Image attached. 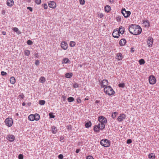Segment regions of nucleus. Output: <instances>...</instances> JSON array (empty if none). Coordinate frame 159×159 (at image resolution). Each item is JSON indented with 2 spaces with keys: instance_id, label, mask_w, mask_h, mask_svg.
<instances>
[{
  "instance_id": "nucleus-1",
  "label": "nucleus",
  "mask_w": 159,
  "mask_h": 159,
  "mask_svg": "<svg viewBox=\"0 0 159 159\" xmlns=\"http://www.w3.org/2000/svg\"><path fill=\"white\" fill-rule=\"evenodd\" d=\"M129 30L131 33L134 35L139 34L142 30L139 26L133 25H132L129 26Z\"/></svg>"
},
{
  "instance_id": "nucleus-2",
  "label": "nucleus",
  "mask_w": 159,
  "mask_h": 159,
  "mask_svg": "<svg viewBox=\"0 0 159 159\" xmlns=\"http://www.w3.org/2000/svg\"><path fill=\"white\" fill-rule=\"evenodd\" d=\"M104 91L106 94L109 96L113 95L115 93V91L110 86H107L104 88Z\"/></svg>"
},
{
  "instance_id": "nucleus-3",
  "label": "nucleus",
  "mask_w": 159,
  "mask_h": 159,
  "mask_svg": "<svg viewBox=\"0 0 159 159\" xmlns=\"http://www.w3.org/2000/svg\"><path fill=\"white\" fill-rule=\"evenodd\" d=\"M98 120L99 122V124H100L101 128L104 129L105 128V124L107 123V120L104 116H101L98 117Z\"/></svg>"
},
{
  "instance_id": "nucleus-4",
  "label": "nucleus",
  "mask_w": 159,
  "mask_h": 159,
  "mask_svg": "<svg viewBox=\"0 0 159 159\" xmlns=\"http://www.w3.org/2000/svg\"><path fill=\"white\" fill-rule=\"evenodd\" d=\"M40 115L37 114L35 113L34 115L31 114L28 117V120L31 121H34V120L38 121L40 119Z\"/></svg>"
},
{
  "instance_id": "nucleus-5",
  "label": "nucleus",
  "mask_w": 159,
  "mask_h": 159,
  "mask_svg": "<svg viewBox=\"0 0 159 159\" xmlns=\"http://www.w3.org/2000/svg\"><path fill=\"white\" fill-rule=\"evenodd\" d=\"M4 122L6 126L8 127H10L12 125L13 121L11 118H8L5 120Z\"/></svg>"
},
{
  "instance_id": "nucleus-6",
  "label": "nucleus",
  "mask_w": 159,
  "mask_h": 159,
  "mask_svg": "<svg viewBox=\"0 0 159 159\" xmlns=\"http://www.w3.org/2000/svg\"><path fill=\"white\" fill-rule=\"evenodd\" d=\"M100 144L102 146L106 147H108L110 145V141L107 139L101 140L100 141Z\"/></svg>"
},
{
  "instance_id": "nucleus-7",
  "label": "nucleus",
  "mask_w": 159,
  "mask_h": 159,
  "mask_svg": "<svg viewBox=\"0 0 159 159\" xmlns=\"http://www.w3.org/2000/svg\"><path fill=\"white\" fill-rule=\"evenodd\" d=\"M121 13L125 18L128 17L131 14V12L129 11H126L125 8H123L121 10Z\"/></svg>"
},
{
  "instance_id": "nucleus-8",
  "label": "nucleus",
  "mask_w": 159,
  "mask_h": 159,
  "mask_svg": "<svg viewBox=\"0 0 159 159\" xmlns=\"http://www.w3.org/2000/svg\"><path fill=\"white\" fill-rule=\"evenodd\" d=\"M149 83L151 84H154L156 82V80L153 75H150L148 79Z\"/></svg>"
},
{
  "instance_id": "nucleus-9",
  "label": "nucleus",
  "mask_w": 159,
  "mask_h": 159,
  "mask_svg": "<svg viewBox=\"0 0 159 159\" xmlns=\"http://www.w3.org/2000/svg\"><path fill=\"white\" fill-rule=\"evenodd\" d=\"M118 29H115L112 33L113 36L115 38H118L120 36V33L119 32Z\"/></svg>"
},
{
  "instance_id": "nucleus-10",
  "label": "nucleus",
  "mask_w": 159,
  "mask_h": 159,
  "mask_svg": "<svg viewBox=\"0 0 159 159\" xmlns=\"http://www.w3.org/2000/svg\"><path fill=\"white\" fill-rule=\"evenodd\" d=\"M61 48L64 50H66L68 48L67 43L65 41H62L60 44Z\"/></svg>"
},
{
  "instance_id": "nucleus-11",
  "label": "nucleus",
  "mask_w": 159,
  "mask_h": 159,
  "mask_svg": "<svg viewBox=\"0 0 159 159\" xmlns=\"http://www.w3.org/2000/svg\"><path fill=\"white\" fill-rule=\"evenodd\" d=\"M108 84V82L107 80H103L100 83V86L102 88H105L107 86Z\"/></svg>"
},
{
  "instance_id": "nucleus-12",
  "label": "nucleus",
  "mask_w": 159,
  "mask_h": 159,
  "mask_svg": "<svg viewBox=\"0 0 159 159\" xmlns=\"http://www.w3.org/2000/svg\"><path fill=\"white\" fill-rule=\"evenodd\" d=\"M153 42V38L151 37H149L148 38L147 43L149 47H152Z\"/></svg>"
},
{
  "instance_id": "nucleus-13",
  "label": "nucleus",
  "mask_w": 159,
  "mask_h": 159,
  "mask_svg": "<svg viewBox=\"0 0 159 159\" xmlns=\"http://www.w3.org/2000/svg\"><path fill=\"white\" fill-rule=\"evenodd\" d=\"M103 129L101 128V125H100V124H98V125H95L93 128L94 131L96 132H99L100 130H102Z\"/></svg>"
},
{
  "instance_id": "nucleus-14",
  "label": "nucleus",
  "mask_w": 159,
  "mask_h": 159,
  "mask_svg": "<svg viewBox=\"0 0 159 159\" xmlns=\"http://www.w3.org/2000/svg\"><path fill=\"white\" fill-rule=\"evenodd\" d=\"M48 5L49 7L54 9L57 7L56 3L54 1H49L48 3Z\"/></svg>"
},
{
  "instance_id": "nucleus-15",
  "label": "nucleus",
  "mask_w": 159,
  "mask_h": 159,
  "mask_svg": "<svg viewBox=\"0 0 159 159\" xmlns=\"http://www.w3.org/2000/svg\"><path fill=\"white\" fill-rule=\"evenodd\" d=\"M125 117L126 116L125 114H120L117 118V120L119 122L122 121L125 118Z\"/></svg>"
},
{
  "instance_id": "nucleus-16",
  "label": "nucleus",
  "mask_w": 159,
  "mask_h": 159,
  "mask_svg": "<svg viewBox=\"0 0 159 159\" xmlns=\"http://www.w3.org/2000/svg\"><path fill=\"white\" fill-rule=\"evenodd\" d=\"M15 138L14 135L11 134H9L7 135V139L10 142H13L15 139Z\"/></svg>"
},
{
  "instance_id": "nucleus-17",
  "label": "nucleus",
  "mask_w": 159,
  "mask_h": 159,
  "mask_svg": "<svg viewBox=\"0 0 159 159\" xmlns=\"http://www.w3.org/2000/svg\"><path fill=\"white\" fill-rule=\"evenodd\" d=\"M6 4L7 6L12 7L14 4L13 0H7Z\"/></svg>"
},
{
  "instance_id": "nucleus-18",
  "label": "nucleus",
  "mask_w": 159,
  "mask_h": 159,
  "mask_svg": "<svg viewBox=\"0 0 159 159\" xmlns=\"http://www.w3.org/2000/svg\"><path fill=\"white\" fill-rule=\"evenodd\" d=\"M126 43V40L124 39H123L120 41L119 44L120 46H122L125 45Z\"/></svg>"
},
{
  "instance_id": "nucleus-19",
  "label": "nucleus",
  "mask_w": 159,
  "mask_h": 159,
  "mask_svg": "<svg viewBox=\"0 0 159 159\" xmlns=\"http://www.w3.org/2000/svg\"><path fill=\"white\" fill-rule=\"evenodd\" d=\"M116 58L118 60H121L123 58L122 55L120 53H117L116 54Z\"/></svg>"
},
{
  "instance_id": "nucleus-20",
  "label": "nucleus",
  "mask_w": 159,
  "mask_h": 159,
  "mask_svg": "<svg viewBox=\"0 0 159 159\" xmlns=\"http://www.w3.org/2000/svg\"><path fill=\"white\" fill-rule=\"evenodd\" d=\"M148 157L149 159H155V155L153 153H150L148 155Z\"/></svg>"
},
{
  "instance_id": "nucleus-21",
  "label": "nucleus",
  "mask_w": 159,
  "mask_h": 159,
  "mask_svg": "<svg viewBox=\"0 0 159 159\" xmlns=\"http://www.w3.org/2000/svg\"><path fill=\"white\" fill-rule=\"evenodd\" d=\"M119 32L121 34H123L125 32V28L122 26H120L118 29Z\"/></svg>"
},
{
  "instance_id": "nucleus-22",
  "label": "nucleus",
  "mask_w": 159,
  "mask_h": 159,
  "mask_svg": "<svg viewBox=\"0 0 159 159\" xmlns=\"http://www.w3.org/2000/svg\"><path fill=\"white\" fill-rule=\"evenodd\" d=\"M10 82L12 84H14L16 82V79L14 77H11L10 79Z\"/></svg>"
},
{
  "instance_id": "nucleus-23",
  "label": "nucleus",
  "mask_w": 159,
  "mask_h": 159,
  "mask_svg": "<svg viewBox=\"0 0 159 159\" xmlns=\"http://www.w3.org/2000/svg\"><path fill=\"white\" fill-rule=\"evenodd\" d=\"M104 9L105 11L107 13L109 12L111 10L110 7L108 5H106Z\"/></svg>"
},
{
  "instance_id": "nucleus-24",
  "label": "nucleus",
  "mask_w": 159,
  "mask_h": 159,
  "mask_svg": "<svg viewBox=\"0 0 159 159\" xmlns=\"http://www.w3.org/2000/svg\"><path fill=\"white\" fill-rule=\"evenodd\" d=\"M70 61L69 59L68 58H65L63 59L62 63L67 64L70 63Z\"/></svg>"
},
{
  "instance_id": "nucleus-25",
  "label": "nucleus",
  "mask_w": 159,
  "mask_h": 159,
  "mask_svg": "<svg viewBox=\"0 0 159 159\" xmlns=\"http://www.w3.org/2000/svg\"><path fill=\"white\" fill-rule=\"evenodd\" d=\"M73 75V74L72 73H67L66 74L65 77L67 78H71Z\"/></svg>"
},
{
  "instance_id": "nucleus-26",
  "label": "nucleus",
  "mask_w": 159,
  "mask_h": 159,
  "mask_svg": "<svg viewBox=\"0 0 159 159\" xmlns=\"http://www.w3.org/2000/svg\"><path fill=\"white\" fill-rule=\"evenodd\" d=\"M46 81L45 78L43 76L41 77L39 79V82L40 83H44Z\"/></svg>"
},
{
  "instance_id": "nucleus-27",
  "label": "nucleus",
  "mask_w": 159,
  "mask_h": 159,
  "mask_svg": "<svg viewBox=\"0 0 159 159\" xmlns=\"http://www.w3.org/2000/svg\"><path fill=\"white\" fill-rule=\"evenodd\" d=\"M143 24L146 27H148L149 26V22L148 20H145L143 21Z\"/></svg>"
},
{
  "instance_id": "nucleus-28",
  "label": "nucleus",
  "mask_w": 159,
  "mask_h": 159,
  "mask_svg": "<svg viewBox=\"0 0 159 159\" xmlns=\"http://www.w3.org/2000/svg\"><path fill=\"white\" fill-rule=\"evenodd\" d=\"M76 43L75 41H70L69 43V45L71 47H73L75 46Z\"/></svg>"
},
{
  "instance_id": "nucleus-29",
  "label": "nucleus",
  "mask_w": 159,
  "mask_h": 159,
  "mask_svg": "<svg viewBox=\"0 0 159 159\" xmlns=\"http://www.w3.org/2000/svg\"><path fill=\"white\" fill-rule=\"evenodd\" d=\"M92 123L91 121H89L85 124V126L86 128H89L91 126Z\"/></svg>"
},
{
  "instance_id": "nucleus-30",
  "label": "nucleus",
  "mask_w": 159,
  "mask_h": 159,
  "mask_svg": "<svg viewBox=\"0 0 159 159\" xmlns=\"http://www.w3.org/2000/svg\"><path fill=\"white\" fill-rule=\"evenodd\" d=\"M52 131L53 134L56 133L57 131V128L54 126H53L52 129Z\"/></svg>"
},
{
  "instance_id": "nucleus-31",
  "label": "nucleus",
  "mask_w": 159,
  "mask_h": 159,
  "mask_svg": "<svg viewBox=\"0 0 159 159\" xmlns=\"http://www.w3.org/2000/svg\"><path fill=\"white\" fill-rule=\"evenodd\" d=\"M12 30L15 32H17V34H21L20 31H19V29L17 28L14 27L12 29Z\"/></svg>"
},
{
  "instance_id": "nucleus-32",
  "label": "nucleus",
  "mask_w": 159,
  "mask_h": 159,
  "mask_svg": "<svg viewBox=\"0 0 159 159\" xmlns=\"http://www.w3.org/2000/svg\"><path fill=\"white\" fill-rule=\"evenodd\" d=\"M24 53L25 56H28L30 54V52L29 50H26L24 51Z\"/></svg>"
},
{
  "instance_id": "nucleus-33",
  "label": "nucleus",
  "mask_w": 159,
  "mask_h": 159,
  "mask_svg": "<svg viewBox=\"0 0 159 159\" xmlns=\"http://www.w3.org/2000/svg\"><path fill=\"white\" fill-rule=\"evenodd\" d=\"M67 100L69 102H73L74 100V98L72 97H70L67 98Z\"/></svg>"
},
{
  "instance_id": "nucleus-34",
  "label": "nucleus",
  "mask_w": 159,
  "mask_h": 159,
  "mask_svg": "<svg viewBox=\"0 0 159 159\" xmlns=\"http://www.w3.org/2000/svg\"><path fill=\"white\" fill-rule=\"evenodd\" d=\"M139 64L140 65L144 64L145 63V61L143 59H141L139 60Z\"/></svg>"
},
{
  "instance_id": "nucleus-35",
  "label": "nucleus",
  "mask_w": 159,
  "mask_h": 159,
  "mask_svg": "<svg viewBox=\"0 0 159 159\" xmlns=\"http://www.w3.org/2000/svg\"><path fill=\"white\" fill-rule=\"evenodd\" d=\"M116 20L118 22H120L121 20V16H117L116 17Z\"/></svg>"
},
{
  "instance_id": "nucleus-36",
  "label": "nucleus",
  "mask_w": 159,
  "mask_h": 159,
  "mask_svg": "<svg viewBox=\"0 0 159 159\" xmlns=\"http://www.w3.org/2000/svg\"><path fill=\"white\" fill-rule=\"evenodd\" d=\"M45 101L43 100H41L39 101V104L41 105H43L45 104Z\"/></svg>"
},
{
  "instance_id": "nucleus-37",
  "label": "nucleus",
  "mask_w": 159,
  "mask_h": 159,
  "mask_svg": "<svg viewBox=\"0 0 159 159\" xmlns=\"http://www.w3.org/2000/svg\"><path fill=\"white\" fill-rule=\"evenodd\" d=\"M98 17L100 18H102L104 16V14L102 13H99L98 15Z\"/></svg>"
},
{
  "instance_id": "nucleus-38",
  "label": "nucleus",
  "mask_w": 159,
  "mask_h": 159,
  "mask_svg": "<svg viewBox=\"0 0 159 159\" xmlns=\"http://www.w3.org/2000/svg\"><path fill=\"white\" fill-rule=\"evenodd\" d=\"M80 4L83 5L85 4V1L84 0H79Z\"/></svg>"
},
{
  "instance_id": "nucleus-39",
  "label": "nucleus",
  "mask_w": 159,
  "mask_h": 159,
  "mask_svg": "<svg viewBox=\"0 0 159 159\" xmlns=\"http://www.w3.org/2000/svg\"><path fill=\"white\" fill-rule=\"evenodd\" d=\"M117 114V113L116 112H114L112 114L111 116L113 118H114L116 117V115Z\"/></svg>"
},
{
  "instance_id": "nucleus-40",
  "label": "nucleus",
  "mask_w": 159,
  "mask_h": 159,
  "mask_svg": "<svg viewBox=\"0 0 159 159\" xmlns=\"http://www.w3.org/2000/svg\"><path fill=\"white\" fill-rule=\"evenodd\" d=\"M118 86L120 87L124 88L125 87V84L123 83H120L119 84Z\"/></svg>"
},
{
  "instance_id": "nucleus-41",
  "label": "nucleus",
  "mask_w": 159,
  "mask_h": 159,
  "mask_svg": "<svg viewBox=\"0 0 159 159\" xmlns=\"http://www.w3.org/2000/svg\"><path fill=\"white\" fill-rule=\"evenodd\" d=\"M73 86L74 88H78L79 87V84L77 83H75L73 84Z\"/></svg>"
},
{
  "instance_id": "nucleus-42",
  "label": "nucleus",
  "mask_w": 159,
  "mask_h": 159,
  "mask_svg": "<svg viewBox=\"0 0 159 159\" xmlns=\"http://www.w3.org/2000/svg\"><path fill=\"white\" fill-rule=\"evenodd\" d=\"M18 97H19V98L22 99L24 98V95L22 93L19 95Z\"/></svg>"
},
{
  "instance_id": "nucleus-43",
  "label": "nucleus",
  "mask_w": 159,
  "mask_h": 159,
  "mask_svg": "<svg viewBox=\"0 0 159 159\" xmlns=\"http://www.w3.org/2000/svg\"><path fill=\"white\" fill-rule=\"evenodd\" d=\"M35 3L37 4H39L41 3V0H35Z\"/></svg>"
},
{
  "instance_id": "nucleus-44",
  "label": "nucleus",
  "mask_w": 159,
  "mask_h": 159,
  "mask_svg": "<svg viewBox=\"0 0 159 159\" xmlns=\"http://www.w3.org/2000/svg\"><path fill=\"white\" fill-rule=\"evenodd\" d=\"M43 7L45 9H47L48 8V5L46 3L43 4Z\"/></svg>"
},
{
  "instance_id": "nucleus-45",
  "label": "nucleus",
  "mask_w": 159,
  "mask_h": 159,
  "mask_svg": "<svg viewBox=\"0 0 159 159\" xmlns=\"http://www.w3.org/2000/svg\"><path fill=\"white\" fill-rule=\"evenodd\" d=\"M27 44L29 45H31L33 44V42L30 40H28L27 41Z\"/></svg>"
},
{
  "instance_id": "nucleus-46",
  "label": "nucleus",
  "mask_w": 159,
  "mask_h": 159,
  "mask_svg": "<svg viewBox=\"0 0 159 159\" xmlns=\"http://www.w3.org/2000/svg\"><path fill=\"white\" fill-rule=\"evenodd\" d=\"M77 102L78 103H80L81 102V100L80 98H78L77 99Z\"/></svg>"
},
{
  "instance_id": "nucleus-47",
  "label": "nucleus",
  "mask_w": 159,
  "mask_h": 159,
  "mask_svg": "<svg viewBox=\"0 0 159 159\" xmlns=\"http://www.w3.org/2000/svg\"><path fill=\"white\" fill-rule=\"evenodd\" d=\"M18 158L19 159H23V156L22 154H20L18 156Z\"/></svg>"
},
{
  "instance_id": "nucleus-48",
  "label": "nucleus",
  "mask_w": 159,
  "mask_h": 159,
  "mask_svg": "<svg viewBox=\"0 0 159 159\" xmlns=\"http://www.w3.org/2000/svg\"><path fill=\"white\" fill-rule=\"evenodd\" d=\"M49 116L50 118H54L55 116L53 115L52 113H50L49 114Z\"/></svg>"
},
{
  "instance_id": "nucleus-49",
  "label": "nucleus",
  "mask_w": 159,
  "mask_h": 159,
  "mask_svg": "<svg viewBox=\"0 0 159 159\" xmlns=\"http://www.w3.org/2000/svg\"><path fill=\"white\" fill-rule=\"evenodd\" d=\"M58 157L60 159H62L63 158V155L60 154L58 155Z\"/></svg>"
},
{
  "instance_id": "nucleus-50",
  "label": "nucleus",
  "mask_w": 159,
  "mask_h": 159,
  "mask_svg": "<svg viewBox=\"0 0 159 159\" xmlns=\"http://www.w3.org/2000/svg\"><path fill=\"white\" fill-rule=\"evenodd\" d=\"M39 64V60H36L35 61V64L38 66Z\"/></svg>"
},
{
  "instance_id": "nucleus-51",
  "label": "nucleus",
  "mask_w": 159,
  "mask_h": 159,
  "mask_svg": "<svg viewBox=\"0 0 159 159\" xmlns=\"http://www.w3.org/2000/svg\"><path fill=\"white\" fill-rule=\"evenodd\" d=\"M86 159H94V158L92 156H89L87 157Z\"/></svg>"
},
{
  "instance_id": "nucleus-52",
  "label": "nucleus",
  "mask_w": 159,
  "mask_h": 159,
  "mask_svg": "<svg viewBox=\"0 0 159 159\" xmlns=\"http://www.w3.org/2000/svg\"><path fill=\"white\" fill-rule=\"evenodd\" d=\"M1 75H6L7 74V73L6 72H5L3 71H2L1 72Z\"/></svg>"
},
{
  "instance_id": "nucleus-53",
  "label": "nucleus",
  "mask_w": 159,
  "mask_h": 159,
  "mask_svg": "<svg viewBox=\"0 0 159 159\" xmlns=\"http://www.w3.org/2000/svg\"><path fill=\"white\" fill-rule=\"evenodd\" d=\"M27 9L28 10H29L31 12H32L33 11V8L30 7H27Z\"/></svg>"
},
{
  "instance_id": "nucleus-54",
  "label": "nucleus",
  "mask_w": 159,
  "mask_h": 159,
  "mask_svg": "<svg viewBox=\"0 0 159 159\" xmlns=\"http://www.w3.org/2000/svg\"><path fill=\"white\" fill-rule=\"evenodd\" d=\"M132 141L131 139H129L127 141V143L128 144H129L132 143Z\"/></svg>"
},
{
  "instance_id": "nucleus-55",
  "label": "nucleus",
  "mask_w": 159,
  "mask_h": 159,
  "mask_svg": "<svg viewBox=\"0 0 159 159\" xmlns=\"http://www.w3.org/2000/svg\"><path fill=\"white\" fill-rule=\"evenodd\" d=\"M62 99L63 101H66V97L65 95H62Z\"/></svg>"
},
{
  "instance_id": "nucleus-56",
  "label": "nucleus",
  "mask_w": 159,
  "mask_h": 159,
  "mask_svg": "<svg viewBox=\"0 0 159 159\" xmlns=\"http://www.w3.org/2000/svg\"><path fill=\"white\" fill-rule=\"evenodd\" d=\"M6 11L4 10H2L1 11V13L3 15H4L5 14Z\"/></svg>"
},
{
  "instance_id": "nucleus-57",
  "label": "nucleus",
  "mask_w": 159,
  "mask_h": 159,
  "mask_svg": "<svg viewBox=\"0 0 159 159\" xmlns=\"http://www.w3.org/2000/svg\"><path fill=\"white\" fill-rule=\"evenodd\" d=\"M131 52H134V48H131Z\"/></svg>"
},
{
  "instance_id": "nucleus-58",
  "label": "nucleus",
  "mask_w": 159,
  "mask_h": 159,
  "mask_svg": "<svg viewBox=\"0 0 159 159\" xmlns=\"http://www.w3.org/2000/svg\"><path fill=\"white\" fill-rule=\"evenodd\" d=\"M2 33L3 35H5L6 34V33L5 31H2Z\"/></svg>"
},
{
  "instance_id": "nucleus-59",
  "label": "nucleus",
  "mask_w": 159,
  "mask_h": 159,
  "mask_svg": "<svg viewBox=\"0 0 159 159\" xmlns=\"http://www.w3.org/2000/svg\"><path fill=\"white\" fill-rule=\"evenodd\" d=\"M114 0H108V1L110 3L112 4L114 2Z\"/></svg>"
},
{
  "instance_id": "nucleus-60",
  "label": "nucleus",
  "mask_w": 159,
  "mask_h": 159,
  "mask_svg": "<svg viewBox=\"0 0 159 159\" xmlns=\"http://www.w3.org/2000/svg\"><path fill=\"white\" fill-rule=\"evenodd\" d=\"M79 151H80V150H79V149H77L76 150L75 152H76V153H79Z\"/></svg>"
},
{
  "instance_id": "nucleus-61",
  "label": "nucleus",
  "mask_w": 159,
  "mask_h": 159,
  "mask_svg": "<svg viewBox=\"0 0 159 159\" xmlns=\"http://www.w3.org/2000/svg\"><path fill=\"white\" fill-rule=\"evenodd\" d=\"M35 56L37 58H38V54L37 53H36L35 54Z\"/></svg>"
},
{
  "instance_id": "nucleus-62",
  "label": "nucleus",
  "mask_w": 159,
  "mask_h": 159,
  "mask_svg": "<svg viewBox=\"0 0 159 159\" xmlns=\"http://www.w3.org/2000/svg\"><path fill=\"white\" fill-rule=\"evenodd\" d=\"M22 105L23 106H24L25 105V102H23L22 103Z\"/></svg>"
},
{
  "instance_id": "nucleus-63",
  "label": "nucleus",
  "mask_w": 159,
  "mask_h": 159,
  "mask_svg": "<svg viewBox=\"0 0 159 159\" xmlns=\"http://www.w3.org/2000/svg\"><path fill=\"white\" fill-rule=\"evenodd\" d=\"M88 99H89L88 98H85L84 99V100H88Z\"/></svg>"
},
{
  "instance_id": "nucleus-64",
  "label": "nucleus",
  "mask_w": 159,
  "mask_h": 159,
  "mask_svg": "<svg viewBox=\"0 0 159 159\" xmlns=\"http://www.w3.org/2000/svg\"><path fill=\"white\" fill-rule=\"evenodd\" d=\"M16 116H18V113H16Z\"/></svg>"
}]
</instances>
